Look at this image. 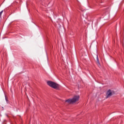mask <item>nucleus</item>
Returning a JSON list of instances; mask_svg holds the SVG:
<instances>
[{
  "mask_svg": "<svg viewBox=\"0 0 124 124\" xmlns=\"http://www.w3.org/2000/svg\"><path fill=\"white\" fill-rule=\"evenodd\" d=\"M79 95L75 96L72 99H69L65 101L68 104H73L79 100Z\"/></svg>",
  "mask_w": 124,
  "mask_h": 124,
  "instance_id": "nucleus-1",
  "label": "nucleus"
},
{
  "mask_svg": "<svg viewBox=\"0 0 124 124\" xmlns=\"http://www.w3.org/2000/svg\"><path fill=\"white\" fill-rule=\"evenodd\" d=\"M47 84L49 86L53 88V89H58L59 87V84L51 81H47Z\"/></svg>",
  "mask_w": 124,
  "mask_h": 124,
  "instance_id": "nucleus-2",
  "label": "nucleus"
},
{
  "mask_svg": "<svg viewBox=\"0 0 124 124\" xmlns=\"http://www.w3.org/2000/svg\"><path fill=\"white\" fill-rule=\"evenodd\" d=\"M114 92L110 90H109L107 91L106 93V98H108L113 95Z\"/></svg>",
  "mask_w": 124,
  "mask_h": 124,
  "instance_id": "nucleus-3",
  "label": "nucleus"
},
{
  "mask_svg": "<svg viewBox=\"0 0 124 124\" xmlns=\"http://www.w3.org/2000/svg\"><path fill=\"white\" fill-rule=\"evenodd\" d=\"M96 60H97V64L98 65H100V61H99V58H98V56H97Z\"/></svg>",
  "mask_w": 124,
  "mask_h": 124,
  "instance_id": "nucleus-4",
  "label": "nucleus"
},
{
  "mask_svg": "<svg viewBox=\"0 0 124 124\" xmlns=\"http://www.w3.org/2000/svg\"><path fill=\"white\" fill-rule=\"evenodd\" d=\"M3 12V11H1L0 12V18L1 19V16H2V14Z\"/></svg>",
  "mask_w": 124,
  "mask_h": 124,
  "instance_id": "nucleus-5",
  "label": "nucleus"
},
{
  "mask_svg": "<svg viewBox=\"0 0 124 124\" xmlns=\"http://www.w3.org/2000/svg\"><path fill=\"white\" fill-rule=\"evenodd\" d=\"M5 100H6V101L7 102L8 101V100H7V98H6V96H5Z\"/></svg>",
  "mask_w": 124,
  "mask_h": 124,
  "instance_id": "nucleus-6",
  "label": "nucleus"
}]
</instances>
